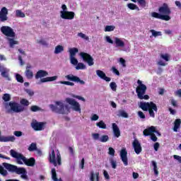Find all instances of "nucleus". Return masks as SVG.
I'll return each mask as SVG.
<instances>
[{
	"label": "nucleus",
	"instance_id": "obj_14",
	"mask_svg": "<svg viewBox=\"0 0 181 181\" xmlns=\"http://www.w3.org/2000/svg\"><path fill=\"white\" fill-rule=\"evenodd\" d=\"M60 13L62 19H66L68 21L74 19V16H76V13L73 11H60Z\"/></svg>",
	"mask_w": 181,
	"mask_h": 181
},
{
	"label": "nucleus",
	"instance_id": "obj_63",
	"mask_svg": "<svg viewBox=\"0 0 181 181\" xmlns=\"http://www.w3.org/2000/svg\"><path fill=\"white\" fill-rule=\"evenodd\" d=\"M103 175L105 179H107V180L110 179V175L108 174V172H107V170L103 171Z\"/></svg>",
	"mask_w": 181,
	"mask_h": 181
},
{
	"label": "nucleus",
	"instance_id": "obj_21",
	"mask_svg": "<svg viewBox=\"0 0 181 181\" xmlns=\"http://www.w3.org/2000/svg\"><path fill=\"white\" fill-rule=\"evenodd\" d=\"M112 128L113 131V134L115 138H119L121 136V130H119V127L115 123L112 124Z\"/></svg>",
	"mask_w": 181,
	"mask_h": 181
},
{
	"label": "nucleus",
	"instance_id": "obj_44",
	"mask_svg": "<svg viewBox=\"0 0 181 181\" xmlns=\"http://www.w3.org/2000/svg\"><path fill=\"white\" fill-rule=\"evenodd\" d=\"M70 60L71 64H74V66H77V64H78V61L75 57H70Z\"/></svg>",
	"mask_w": 181,
	"mask_h": 181
},
{
	"label": "nucleus",
	"instance_id": "obj_47",
	"mask_svg": "<svg viewBox=\"0 0 181 181\" xmlns=\"http://www.w3.org/2000/svg\"><path fill=\"white\" fill-rule=\"evenodd\" d=\"M137 2L141 8H146V1L145 0H137Z\"/></svg>",
	"mask_w": 181,
	"mask_h": 181
},
{
	"label": "nucleus",
	"instance_id": "obj_48",
	"mask_svg": "<svg viewBox=\"0 0 181 181\" xmlns=\"http://www.w3.org/2000/svg\"><path fill=\"white\" fill-rule=\"evenodd\" d=\"M3 100L4 101H5L6 103L8 101H11V95H9L8 93H5L3 95Z\"/></svg>",
	"mask_w": 181,
	"mask_h": 181
},
{
	"label": "nucleus",
	"instance_id": "obj_17",
	"mask_svg": "<svg viewBox=\"0 0 181 181\" xmlns=\"http://www.w3.org/2000/svg\"><path fill=\"white\" fill-rule=\"evenodd\" d=\"M132 146L136 155H139V153L142 152V146H141V143H139V141H138V139H134L132 143Z\"/></svg>",
	"mask_w": 181,
	"mask_h": 181
},
{
	"label": "nucleus",
	"instance_id": "obj_35",
	"mask_svg": "<svg viewBox=\"0 0 181 181\" xmlns=\"http://www.w3.org/2000/svg\"><path fill=\"white\" fill-rule=\"evenodd\" d=\"M127 7L129 8V9H131L132 11H135V9H136L137 11H139V7H138V6L132 3L128 4Z\"/></svg>",
	"mask_w": 181,
	"mask_h": 181
},
{
	"label": "nucleus",
	"instance_id": "obj_62",
	"mask_svg": "<svg viewBox=\"0 0 181 181\" xmlns=\"http://www.w3.org/2000/svg\"><path fill=\"white\" fill-rule=\"evenodd\" d=\"M174 159H175L176 160H178L179 163H181V156H177V155H174L173 156Z\"/></svg>",
	"mask_w": 181,
	"mask_h": 181
},
{
	"label": "nucleus",
	"instance_id": "obj_50",
	"mask_svg": "<svg viewBox=\"0 0 181 181\" xmlns=\"http://www.w3.org/2000/svg\"><path fill=\"white\" fill-rule=\"evenodd\" d=\"M24 91L25 93H27V94H28V95H30V97H33V95H35V92H33V90H32V89L25 88V89H24Z\"/></svg>",
	"mask_w": 181,
	"mask_h": 181
},
{
	"label": "nucleus",
	"instance_id": "obj_26",
	"mask_svg": "<svg viewBox=\"0 0 181 181\" xmlns=\"http://www.w3.org/2000/svg\"><path fill=\"white\" fill-rule=\"evenodd\" d=\"M54 80H57V76L42 78L40 79V83H47L49 81H54Z\"/></svg>",
	"mask_w": 181,
	"mask_h": 181
},
{
	"label": "nucleus",
	"instance_id": "obj_59",
	"mask_svg": "<svg viewBox=\"0 0 181 181\" xmlns=\"http://www.w3.org/2000/svg\"><path fill=\"white\" fill-rule=\"evenodd\" d=\"M159 146H160V144L158 142H156L153 145L154 150L156 151H158V150L159 149Z\"/></svg>",
	"mask_w": 181,
	"mask_h": 181
},
{
	"label": "nucleus",
	"instance_id": "obj_39",
	"mask_svg": "<svg viewBox=\"0 0 181 181\" xmlns=\"http://www.w3.org/2000/svg\"><path fill=\"white\" fill-rule=\"evenodd\" d=\"M21 105H23V107H28L29 105V100L23 98L21 99L20 101Z\"/></svg>",
	"mask_w": 181,
	"mask_h": 181
},
{
	"label": "nucleus",
	"instance_id": "obj_34",
	"mask_svg": "<svg viewBox=\"0 0 181 181\" xmlns=\"http://www.w3.org/2000/svg\"><path fill=\"white\" fill-rule=\"evenodd\" d=\"M96 127L100 128L101 129H107V124L104 123V121L100 120L99 122L96 123Z\"/></svg>",
	"mask_w": 181,
	"mask_h": 181
},
{
	"label": "nucleus",
	"instance_id": "obj_41",
	"mask_svg": "<svg viewBox=\"0 0 181 181\" xmlns=\"http://www.w3.org/2000/svg\"><path fill=\"white\" fill-rule=\"evenodd\" d=\"M76 69V70H84V69H86V65L81 62H79L77 64Z\"/></svg>",
	"mask_w": 181,
	"mask_h": 181
},
{
	"label": "nucleus",
	"instance_id": "obj_52",
	"mask_svg": "<svg viewBox=\"0 0 181 181\" xmlns=\"http://www.w3.org/2000/svg\"><path fill=\"white\" fill-rule=\"evenodd\" d=\"M78 36H79V37H81L82 39H84L85 40H88L90 39L88 36L86 35V34L83 33H78Z\"/></svg>",
	"mask_w": 181,
	"mask_h": 181
},
{
	"label": "nucleus",
	"instance_id": "obj_58",
	"mask_svg": "<svg viewBox=\"0 0 181 181\" xmlns=\"http://www.w3.org/2000/svg\"><path fill=\"white\" fill-rule=\"evenodd\" d=\"M112 70L113 73H115V74H116V76H119V71H118V69H117V68H115V66H112Z\"/></svg>",
	"mask_w": 181,
	"mask_h": 181
},
{
	"label": "nucleus",
	"instance_id": "obj_1",
	"mask_svg": "<svg viewBox=\"0 0 181 181\" xmlns=\"http://www.w3.org/2000/svg\"><path fill=\"white\" fill-rule=\"evenodd\" d=\"M8 171L11 173H16V175H21L22 179L28 180V171L25 168H18V166L8 163H3L0 165V175L1 176H8Z\"/></svg>",
	"mask_w": 181,
	"mask_h": 181
},
{
	"label": "nucleus",
	"instance_id": "obj_19",
	"mask_svg": "<svg viewBox=\"0 0 181 181\" xmlns=\"http://www.w3.org/2000/svg\"><path fill=\"white\" fill-rule=\"evenodd\" d=\"M0 21L1 22L8 21V8L6 7H3L0 11Z\"/></svg>",
	"mask_w": 181,
	"mask_h": 181
},
{
	"label": "nucleus",
	"instance_id": "obj_29",
	"mask_svg": "<svg viewBox=\"0 0 181 181\" xmlns=\"http://www.w3.org/2000/svg\"><path fill=\"white\" fill-rule=\"evenodd\" d=\"M52 173V179L54 181H63L62 180V178H59V180L57 179V173H56V168H52L51 170Z\"/></svg>",
	"mask_w": 181,
	"mask_h": 181
},
{
	"label": "nucleus",
	"instance_id": "obj_6",
	"mask_svg": "<svg viewBox=\"0 0 181 181\" xmlns=\"http://www.w3.org/2000/svg\"><path fill=\"white\" fill-rule=\"evenodd\" d=\"M0 30L3 35L5 36H7V37H15L16 36V34L13 31V29L9 26H2L0 28Z\"/></svg>",
	"mask_w": 181,
	"mask_h": 181
},
{
	"label": "nucleus",
	"instance_id": "obj_42",
	"mask_svg": "<svg viewBox=\"0 0 181 181\" xmlns=\"http://www.w3.org/2000/svg\"><path fill=\"white\" fill-rule=\"evenodd\" d=\"M115 29L114 25H106L105 28V32H112Z\"/></svg>",
	"mask_w": 181,
	"mask_h": 181
},
{
	"label": "nucleus",
	"instance_id": "obj_61",
	"mask_svg": "<svg viewBox=\"0 0 181 181\" xmlns=\"http://www.w3.org/2000/svg\"><path fill=\"white\" fill-rule=\"evenodd\" d=\"M106 41L107 43H110L111 45L114 44V41L110 37V36H106Z\"/></svg>",
	"mask_w": 181,
	"mask_h": 181
},
{
	"label": "nucleus",
	"instance_id": "obj_60",
	"mask_svg": "<svg viewBox=\"0 0 181 181\" xmlns=\"http://www.w3.org/2000/svg\"><path fill=\"white\" fill-rule=\"evenodd\" d=\"M37 42L42 46H47V42L45 40H40Z\"/></svg>",
	"mask_w": 181,
	"mask_h": 181
},
{
	"label": "nucleus",
	"instance_id": "obj_15",
	"mask_svg": "<svg viewBox=\"0 0 181 181\" xmlns=\"http://www.w3.org/2000/svg\"><path fill=\"white\" fill-rule=\"evenodd\" d=\"M128 151H127V148H123L120 151V158L122 161L123 162L124 166H128Z\"/></svg>",
	"mask_w": 181,
	"mask_h": 181
},
{
	"label": "nucleus",
	"instance_id": "obj_22",
	"mask_svg": "<svg viewBox=\"0 0 181 181\" xmlns=\"http://www.w3.org/2000/svg\"><path fill=\"white\" fill-rule=\"evenodd\" d=\"M96 74L100 77V78H102V80H105V81H107V83L111 81V78L107 77V75H105V73L101 70H97Z\"/></svg>",
	"mask_w": 181,
	"mask_h": 181
},
{
	"label": "nucleus",
	"instance_id": "obj_7",
	"mask_svg": "<svg viewBox=\"0 0 181 181\" xmlns=\"http://www.w3.org/2000/svg\"><path fill=\"white\" fill-rule=\"evenodd\" d=\"M9 107L11 111H13V112H22L25 111V107L16 102H10L9 103Z\"/></svg>",
	"mask_w": 181,
	"mask_h": 181
},
{
	"label": "nucleus",
	"instance_id": "obj_16",
	"mask_svg": "<svg viewBox=\"0 0 181 181\" xmlns=\"http://www.w3.org/2000/svg\"><path fill=\"white\" fill-rule=\"evenodd\" d=\"M21 160H23V163H25L26 166H30L31 168H33V166H35V165L36 164V160L33 157L26 158V157L23 156L21 158Z\"/></svg>",
	"mask_w": 181,
	"mask_h": 181
},
{
	"label": "nucleus",
	"instance_id": "obj_20",
	"mask_svg": "<svg viewBox=\"0 0 181 181\" xmlns=\"http://www.w3.org/2000/svg\"><path fill=\"white\" fill-rule=\"evenodd\" d=\"M156 132V127L153 126H151L150 127H148L147 129H145L143 131V135L144 136H151L153 134H155Z\"/></svg>",
	"mask_w": 181,
	"mask_h": 181
},
{
	"label": "nucleus",
	"instance_id": "obj_3",
	"mask_svg": "<svg viewBox=\"0 0 181 181\" xmlns=\"http://www.w3.org/2000/svg\"><path fill=\"white\" fill-rule=\"evenodd\" d=\"M140 108H141L143 111H148V114L158 112V106H156V104L153 103V102L141 103Z\"/></svg>",
	"mask_w": 181,
	"mask_h": 181
},
{
	"label": "nucleus",
	"instance_id": "obj_57",
	"mask_svg": "<svg viewBox=\"0 0 181 181\" xmlns=\"http://www.w3.org/2000/svg\"><path fill=\"white\" fill-rule=\"evenodd\" d=\"M150 136L153 142H156V141H158V137H156V135H155L154 133H153Z\"/></svg>",
	"mask_w": 181,
	"mask_h": 181
},
{
	"label": "nucleus",
	"instance_id": "obj_33",
	"mask_svg": "<svg viewBox=\"0 0 181 181\" xmlns=\"http://www.w3.org/2000/svg\"><path fill=\"white\" fill-rule=\"evenodd\" d=\"M62 52H64V47L62 45H57L55 47L54 54H59V53H62Z\"/></svg>",
	"mask_w": 181,
	"mask_h": 181
},
{
	"label": "nucleus",
	"instance_id": "obj_45",
	"mask_svg": "<svg viewBox=\"0 0 181 181\" xmlns=\"http://www.w3.org/2000/svg\"><path fill=\"white\" fill-rule=\"evenodd\" d=\"M16 79L18 83H23V77L19 74H16Z\"/></svg>",
	"mask_w": 181,
	"mask_h": 181
},
{
	"label": "nucleus",
	"instance_id": "obj_28",
	"mask_svg": "<svg viewBox=\"0 0 181 181\" xmlns=\"http://www.w3.org/2000/svg\"><path fill=\"white\" fill-rule=\"evenodd\" d=\"M96 177V181H100V173H94V171L90 172V181H94Z\"/></svg>",
	"mask_w": 181,
	"mask_h": 181
},
{
	"label": "nucleus",
	"instance_id": "obj_43",
	"mask_svg": "<svg viewBox=\"0 0 181 181\" xmlns=\"http://www.w3.org/2000/svg\"><path fill=\"white\" fill-rule=\"evenodd\" d=\"M1 76L4 77V78H7L8 80H9V74H8V71L6 70H4L1 71Z\"/></svg>",
	"mask_w": 181,
	"mask_h": 181
},
{
	"label": "nucleus",
	"instance_id": "obj_51",
	"mask_svg": "<svg viewBox=\"0 0 181 181\" xmlns=\"http://www.w3.org/2000/svg\"><path fill=\"white\" fill-rule=\"evenodd\" d=\"M110 87L112 91H117V83L115 82H111L110 83Z\"/></svg>",
	"mask_w": 181,
	"mask_h": 181
},
{
	"label": "nucleus",
	"instance_id": "obj_37",
	"mask_svg": "<svg viewBox=\"0 0 181 181\" xmlns=\"http://www.w3.org/2000/svg\"><path fill=\"white\" fill-rule=\"evenodd\" d=\"M16 18H25V13L22 12V10L16 11Z\"/></svg>",
	"mask_w": 181,
	"mask_h": 181
},
{
	"label": "nucleus",
	"instance_id": "obj_30",
	"mask_svg": "<svg viewBox=\"0 0 181 181\" xmlns=\"http://www.w3.org/2000/svg\"><path fill=\"white\" fill-rule=\"evenodd\" d=\"M25 77L28 78V80H32L33 78V71L30 69L25 70Z\"/></svg>",
	"mask_w": 181,
	"mask_h": 181
},
{
	"label": "nucleus",
	"instance_id": "obj_13",
	"mask_svg": "<svg viewBox=\"0 0 181 181\" xmlns=\"http://www.w3.org/2000/svg\"><path fill=\"white\" fill-rule=\"evenodd\" d=\"M65 78L68 80L69 81H74V83H80L82 86H84L86 84V82L81 79L77 76H74L73 74H69L65 76Z\"/></svg>",
	"mask_w": 181,
	"mask_h": 181
},
{
	"label": "nucleus",
	"instance_id": "obj_31",
	"mask_svg": "<svg viewBox=\"0 0 181 181\" xmlns=\"http://www.w3.org/2000/svg\"><path fill=\"white\" fill-rule=\"evenodd\" d=\"M30 111L33 112H37V111H41V112H43L45 110L43 109H41L40 107L37 105H32L30 107Z\"/></svg>",
	"mask_w": 181,
	"mask_h": 181
},
{
	"label": "nucleus",
	"instance_id": "obj_54",
	"mask_svg": "<svg viewBox=\"0 0 181 181\" xmlns=\"http://www.w3.org/2000/svg\"><path fill=\"white\" fill-rule=\"evenodd\" d=\"M110 165H111L112 169H117V161L112 159L110 160Z\"/></svg>",
	"mask_w": 181,
	"mask_h": 181
},
{
	"label": "nucleus",
	"instance_id": "obj_27",
	"mask_svg": "<svg viewBox=\"0 0 181 181\" xmlns=\"http://www.w3.org/2000/svg\"><path fill=\"white\" fill-rule=\"evenodd\" d=\"M180 125H181L180 119H176L174 122V127H173L174 132H177V129L180 128Z\"/></svg>",
	"mask_w": 181,
	"mask_h": 181
},
{
	"label": "nucleus",
	"instance_id": "obj_18",
	"mask_svg": "<svg viewBox=\"0 0 181 181\" xmlns=\"http://www.w3.org/2000/svg\"><path fill=\"white\" fill-rule=\"evenodd\" d=\"M151 16L156 19H161V21H170V16H163L160 13L153 12Z\"/></svg>",
	"mask_w": 181,
	"mask_h": 181
},
{
	"label": "nucleus",
	"instance_id": "obj_23",
	"mask_svg": "<svg viewBox=\"0 0 181 181\" xmlns=\"http://www.w3.org/2000/svg\"><path fill=\"white\" fill-rule=\"evenodd\" d=\"M49 76V73L45 70H39L35 74L36 80H39V78H42V77H47Z\"/></svg>",
	"mask_w": 181,
	"mask_h": 181
},
{
	"label": "nucleus",
	"instance_id": "obj_40",
	"mask_svg": "<svg viewBox=\"0 0 181 181\" xmlns=\"http://www.w3.org/2000/svg\"><path fill=\"white\" fill-rule=\"evenodd\" d=\"M110 139V137L108 136V135H103L100 139L99 141L100 142H108Z\"/></svg>",
	"mask_w": 181,
	"mask_h": 181
},
{
	"label": "nucleus",
	"instance_id": "obj_55",
	"mask_svg": "<svg viewBox=\"0 0 181 181\" xmlns=\"http://www.w3.org/2000/svg\"><path fill=\"white\" fill-rule=\"evenodd\" d=\"M92 136H93V139H95V141L100 139V134H98V133L93 134Z\"/></svg>",
	"mask_w": 181,
	"mask_h": 181
},
{
	"label": "nucleus",
	"instance_id": "obj_25",
	"mask_svg": "<svg viewBox=\"0 0 181 181\" xmlns=\"http://www.w3.org/2000/svg\"><path fill=\"white\" fill-rule=\"evenodd\" d=\"M115 43L116 45V47H125V42L118 37L115 38Z\"/></svg>",
	"mask_w": 181,
	"mask_h": 181
},
{
	"label": "nucleus",
	"instance_id": "obj_11",
	"mask_svg": "<svg viewBox=\"0 0 181 181\" xmlns=\"http://www.w3.org/2000/svg\"><path fill=\"white\" fill-rule=\"evenodd\" d=\"M158 12L161 13L163 16H169V15L172 13L170 8H169V6L166 3L163 4V6L159 7Z\"/></svg>",
	"mask_w": 181,
	"mask_h": 181
},
{
	"label": "nucleus",
	"instance_id": "obj_38",
	"mask_svg": "<svg viewBox=\"0 0 181 181\" xmlns=\"http://www.w3.org/2000/svg\"><path fill=\"white\" fill-rule=\"evenodd\" d=\"M36 149H37L36 143H32L28 147V151H30V152H33V151H36Z\"/></svg>",
	"mask_w": 181,
	"mask_h": 181
},
{
	"label": "nucleus",
	"instance_id": "obj_64",
	"mask_svg": "<svg viewBox=\"0 0 181 181\" xmlns=\"http://www.w3.org/2000/svg\"><path fill=\"white\" fill-rule=\"evenodd\" d=\"M14 135L19 137V136H22V132L21 131H15L14 132Z\"/></svg>",
	"mask_w": 181,
	"mask_h": 181
},
{
	"label": "nucleus",
	"instance_id": "obj_56",
	"mask_svg": "<svg viewBox=\"0 0 181 181\" xmlns=\"http://www.w3.org/2000/svg\"><path fill=\"white\" fill-rule=\"evenodd\" d=\"M72 97L74 98H77V100H81V101H86V99L80 95H73Z\"/></svg>",
	"mask_w": 181,
	"mask_h": 181
},
{
	"label": "nucleus",
	"instance_id": "obj_12",
	"mask_svg": "<svg viewBox=\"0 0 181 181\" xmlns=\"http://www.w3.org/2000/svg\"><path fill=\"white\" fill-rule=\"evenodd\" d=\"M10 155L12 158H15L17 160V163L18 165H23V162L22 161V158H23V155L21 153L16 152L15 150L11 149L10 151Z\"/></svg>",
	"mask_w": 181,
	"mask_h": 181
},
{
	"label": "nucleus",
	"instance_id": "obj_24",
	"mask_svg": "<svg viewBox=\"0 0 181 181\" xmlns=\"http://www.w3.org/2000/svg\"><path fill=\"white\" fill-rule=\"evenodd\" d=\"M15 136H0V142H15Z\"/></svg>",
	"mask_w": 181,
	"mask_h": 181
},
{
	"label": "nucleus",
	"instance_id": "obj_49",
	"mask_svg": "<svg viewBox=\"0 0 181 181\" xmlns=\"http://www.w3.org/2000/svg\"><path fill=\"white\" fill-rule=\"evenodd\" d=\"M59 84H64L65 86H71L73 87L74 86V83L71 82V81H60Z\"/></svg>",
	"mask_w": 181,
	"mask_h": 181
},
{
	"label": "nucleus",
	"instance_id": "obj_10",
	"mask_svg": "<svg viewBox=\"0 0 181 181\" xmlns=\"http://www.w3.org/2000/svg\"><path fill=\"white\" fill-rule=\"evenodd\" d=\"M81 57H82L83 62L88 63V66H93L94 65V59L90 54L87 52H81L80 53Z\"/></svg>",
	"mask_w": 181,
	"mask_h": 181
},
{
	"label": "nucleus",
	"instance_id": "obj_32",
	"mask_svg": "<svg viewBox=\"0 0 181 181\" xmlns=\"http://www.w3.org/2000/svg\"><path fill=\"white\" fill-rule=\"evenodd\" d=\"M76 53H78V48L74 47L69 49L70 57H75Z\"/></svg>",
	"mask_w": 181,
	"mask_h": 181
},
{
	"label": "nucleus",
	"instance_id": "obj_5",
	"mask_svg": "<svg viewBox=\"0 0 181 181\" xmlns=\"http://www.w3.org/2000/svg\"><path fill=\"white\" fill-rule=\"evenodd\" d=\"M56 105H49V108L55 112H59V114H64V103L60 101L55 102Z\"/></svg>",
	"mask_w": 181,
	"mask_h": 181
},
{
	"label": "nucleus",
	"instance_id": "obj_46",
	"mask_svg": "<svg viewBox=\"0 0 181 181\" xmlns=\"http://www.w3.org/2000/svg\"><path fill=\"white\" fill-rule=\"evenodd\" d=\"M8 41L10 47H13L14 45H18V41L15 40L13 38H9Z\"/></svg>",
	"mask_w": 181,
	"mask_h": 181
},
{
	"label": "nucleus",
	"instance_id": "obj_4",
	"mask_svg": "<svg viewBox=\"0 0 181 181\" xmlns=\"http://www.w3.org/2000/svg\"><path fill=\"white\" fill-rule=\"evenodd\" d=\"M49 162L52 163L54 166H60L62 165V156L60 153H57V160H56V153H54V149L52 148V152L49 153Z\"/></svg>",
	"mask_w": 181,
	"mask_h": 181
},
{
	"label": "nucleus",
	"instance_id": "obj_53",
	"mask_svg": "<svg viewBox=\"0 0 181 181\" xmlns=\"http://www.w3.org/2000/svg\"><path fill=\"white\" fill-rule=\"evenodd\" d=\"M108 154L111 156H115V150L112 147H110Z\"/></svg>",
	"mask_w": 181,
	"mask_h": 181
},
{
	"label": "nucleus",
	"instance_id": "obj_36",
	"mask_svg": "<svg viewBox=\"0 0 181 181\" xmlns=\"http://www.w3.org/2000/svg\"><path fill=\"white\" fill-rule=\"evenodd\" d=\"M150 32H151V33H152V35L154 37H158V36H162V32H160V31H156L155 30H151Z\"/></svg>",
	"mask_w": 181,
	"mask_h": 181
},
{
	"label": "nucleus",
	"instance_id": "obj_9",
	"mask_svg": "<svg viewBox=\"0 0 181 181\" xmlns=\"http://www.w3.org/2000/svg\"><path fill=\"white\" fill-rule=\"evenodd\" d=\"M46 123L43 122H37V120H33L30 124L31 127L34 131H43L45 129V125Z\"/></svg>",
	"mask_w": 181,
	"mask_h": 181
},
{
	"label": "nucleus",
	"instance_id": "obj_8",
	"mask_svg": "<svg viewBox=\"0 0 181 181\" xmlns=\"http://www.w3.org/2000/svg\"><path fill=\"white\" fill-rule=\"evenodd\" d=\"M66 102L69 104V105H71L74 111H76V112H81V107H80V103L76 101V100L70 98H66Z\"/></svg>",
	"mask_w": 181,
	"mask_h": 181
},
{
	"label": "nucleus",
	"instance_id": "obj_2",
	"mask_svg": "<svg viewBox=\"0 0 181 181\" xmlns=\"http://www.w3.org/2000/svg\"><path fill=\"white\" fill-rule=\"evenodd\" d=\"M137 87L136 88V93L139 100H149V95L146 94V85L144 84L141 80L137 81Z\"/></svg>",
	"mask_w": 181,
	"mask_h": 181
}]
</instances>
